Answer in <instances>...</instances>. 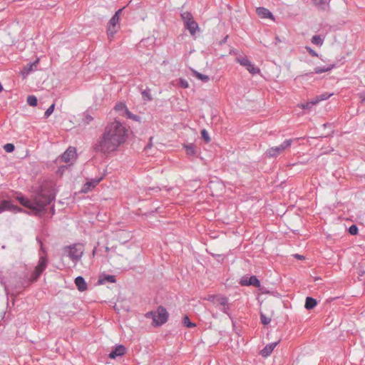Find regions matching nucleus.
I'll return each mask as SVG.
<instances>
[{
    "mask_svg": "<svg viewBox=\"0 0 365 365\" xmlns=\"http://www.w3.org/2000/svg\"><path fill=\"white\" fill-rule=\"evenodd\" d=\"M127 131L120 122L115 120L106 127L104 133L95 145L94 150L103 154L116 150L125 142Z\"/></svg>",
    "mask_w": 365,
    "mask_h": 365,
    "instance_id": "1",
    "label": "nucleus"
},
{
    "mask_svg": "<svg viewBox=\"0 0 365 365\" xmlns=\"http://www.w3.org/2000/svg\"><path fill=\"white\" fill-rule=\"evenodd\" d=\"M55 199V195L52 190H46L43 188L34 196L32 200L24 197L22 195L16 196V200L24 207L31 210L36 215L43 211L44 207L49 205Z\"/></svg>",
    "mask_w": 365,
    "mask_h": 365,
    "instance_id": "2",
    "label": "nucleus"
},
{
    "mask_svg": "<svg viewBox=\"0 0 365 365\" xmlns=\"http://www.w3.org/2000/svg\"><path fill=\"white\" fill-rule=\"evenodd\" d=\"M145 317L152 319V324L157 327L160 326L167 322L168 313L165 307L160 306L156 311L148 312L145 314Z\"/></svg>",
    "mask_w": 365,
    "mask_h": 365,
    "instance_id": "3",
    "label": "nucleus"
},
{
    "mask_svg": "<svg viewBox=\"0 0 365 365\" xmlns=\"http://www.w3.org/2000/svg\"><path fill=\"white\" fill-rule=\"evenodd\" d=\"M65 250L68 252V256L71 259L78 261L83 254L84 247L82 244H75L73 246L66 247Z\"/></svg>",
    "mask_w": 365,
    "mask_h": 365,
    "instance_id": "4",
    "label": "nucleus"
},
{
    "mask_svg": "<svg viewBox=\"0 0 365 365\" xmlns=\"http://www.w3.org/2000/svg\"><path fill=\"white\" fill-rule=\"evenodd\" d=\"M237 61L240 63V65L245 66L247 70L252 73V75L259 73L260 72L259 68L255 67V66L252 63V62L247 58H237Z\"/></svg>",
    "mask_w": 365,
    "mask_h": 365,
    "instance_id": "5",
    "label": "nucleus"
},
{
    "mask_svg": "<svg viewBox=\"0 0 365 365\" xmlns=\"http://www.w3.org/2000/svg\"><path fill=\"white\" fill-rule=\"evenodd\" d=\"M240 284L242 286H250L252 285L255 287H260V282L256 276H243L240 281Z\"/></svg>",
    "mask_w": 365,
    "mask_h": 365,
    "instance_id": "6",
    "label": "nucleus"
},
{
    "mask_svg": "<svg viewBox=\"0 0 365 365\" xmlns=\"http://www.w3.org/2000/svg\"><path fill=\"white\" fill-rule=\"evenodd\" d=\"M5 210H9L13 212H18L24 211L22 208L11 204L9 200H3L0 203V213H1L2 212H4Z\"/></svg>",
    "mask_w": 365,
    "mask_h": 365,
    "instance_id": "7",
    "label": "nucleus"
},
{
    "mask_svg": "<svg viewBox=\"0 0 365 365\" xmlns=\"http://www.w3.org/2000/svg\"><path fill=\"white\" fill-rule=\"evenodd\" d=\"M119 17L117 15H113L108 22L107 34L108 38L113 37L114 34L117 32L115 29L116 25L118 24Z\"/></svg>",
    "mask_w": 365,
    "mask_h": 365,
    "instance_id": "8",
    "label": "nucleus"
},
{
    "mask_svg": "<svg viewBox=\"0 0 365 365\" xmlns=\"http://www.w3.org/2000/svg\"><path fill=\"white\" fill-rule=\"evenodd\" d=\"M76 158V150L75 148L69 147L61 155V159L63 162L68 163Z\"/></svg>",
    "mask_w": 365,
    "mask_h": 365,
    "instance_id": "9",
    "label": "nucleus"
},
{
    "mask_svg": "<svg viewBox=\"0 0 365 365\" xmlns=\"http://www.w3.org/2000/svg\"><path fill=\"white\" fill-rule=\"evenodd\" d=\"M126 349L122 344L115 346V349L113 350L108 355L110 359H115L117 356H123L125 354Z\"/></svg>",
    "mask_w": 365,
    "mask_h": 365,
    "instance_id": "10",
    "label": "nucleus"
},
{
    "mask_svg": "<svg viewBox=\"0 0 365 365\" xmlns=\"http://www.w3.org/2000/svg\"><path fill=\"white\" fill-rule=\"evenodd\" d=\"M116 279L115 275L101 274L98 277V284H103L106 282L114 283Z\"/></svg>",
    "mask_w": 365,
    "mask_h": 365,
    "instance_id": "11",
    "label": "nucleus"
},
{
    "mask_svg": "<svg viewBox=\"0 0 365 365\" xmlns=\"http://www.w3.org/2000/svg\"><path fill=\"white\" fill-rule=\"evenodd\" d=\"M257 14L261 18L270 19L274 20L273 14L269 11V9L264 7H259L257 9Z\"/></svg>",
    "mask_w": 365,
    "mask_h": 365,
    "instance_id": "12",
    "label": "nucleus"
},
{
    "mask_svg": "<svg viewBox=\"0 0 365 365\" xmlns=\"http://www.w3.org/2000/svg\"><path fill=\"white\" fill-rule=\"evenodd\" d=\"M47 258L44 256H41L39 258L38 263L37 266L35 267L36 271H37V275L41 274V273L44 271L47 266Z\"/></svg>",
    "mask_w": 365,
    "mask_h": 365,
    "instance_id": "13",
    "label": "nucleus"
},
{
    "mask_svg": "<svg viewBox=\"0 0 365 365\" xmlns=\"http://www.w3.org/2000/svg\"><path fill=\"white\" fill-rule=\"evenodd\" d=\"M282 148V147H281L280 145L270 148L266 151L265 154L269 158L277 157L283 152V150Z\"/></svg>",
    "mask_w": 365,
    "mask_h": 365,
    "instance_id": "14",
    "label": "nucleus"
},
{
    "mask_svg": "<svg viewBox=\"0 0 365 365\" xmlns=\"http://www.w3.org/2000/svg\"><path fill=\"white\" fill-rule=\"evenodd\" d=\"M102 180L103 177H101L87 182L83 186V192H86L92 188H94Z\"/></svg>",
    "mask_w": 365,
    "mask_h": 365,
    "instance_id": "15",
    "label": "nucleus"
},
{
    "mask_svg": "<svg viewBox=\"0 0 365 365\" xmlns=\"http://www.w3.org/2000/svg\"><path fill=\"white\" fill-rule=\"evenodd\" d=\"M184 25H185V27L190 31V33L192 36H194L197 30H198V29H199L197 23L194 19H192L190 21L187 22Z\"/></svg>",
    "mask_w": 365,
    "mask_h": 365,
    "instance_id": "16",
    "label": "nucleus"
},
{
    "mask_svg": "<svg viewBox=\"0 0 365 365\" xmlns=\"http://www.w3.org/2000/svg\"><path fill=\"white\" fill-rule=\"evenodd\" d=\"M75 284L77 289L80 292H83L87 289V284L84 278L81 276H78L75 279Z\"/></svg>",
    "mask_w": 365,
    "mask_h": 365,
    "instance_id": "17",
    "label": "nucleus"
},
{
    "mask_svg": "<svg viewBox=\"0 0 365 365\" xmlns=\"http://www.w3.org/2000/svg\"><path fill=\"white\" fill-rule=\"evenodd\" d=\"M277 344H268L263 349L260 351V355L263 357L268 356L274 350Z\"/></svg>",
    "mask_w": 365,
    "mask_h": 365,
    "instance_id": "18",
    "label": "nucleus"
},
{
    "mask_svg": "<svg viewBox=\"0 0 365 365\" xmlns=\"http://www.w3.org/2000/svg\"><path fill=\"white\" fill-rule=\"evenodd\" d=\"M317 304V299L311 297H307L305 299V304H304V307L307 309V310H310V309H314Z\"/></svg>",
    "mask_w": 365,
    "mask_h": 365,
    "instance_id": "19",
    "label": "nucleus"
},
{
    "mask_svg": "<svg viewBox=\"0 0 365 365\" xmlns=\"http://www.w3.org/2000/svg\"><path fill=\"white\" fill-rule=\"evenodd\" d=\"M192 73L193 75L197 78L198 79H200V81H202V82H208L210 81V77L207 75H205V74H202V73H200L199 72H197V71H195V70H192Z\"/></svg>",
    "mask_w": 365,
    "mask_h": 365,
    "instance_id": "20",
    "label": "nucleus"
},
{
    "mask_svg": "<svg viewBox=\"0 0 365 365\" xmlns=\"http://www.w3.org/2000/svg\"><path fill=\"white\" fill-rule=\"evenodd\" d=\"M334 67V65H330L329 66H323V67H316L314 68V73L319 74L324 72H327L331 71Z\"/></svg>",
    "mask_w": 365,
    "mask_h": 365,
    "instance_id": "21",
    "label": "nucleus"
},
{
    "mask_svg": "<svg viewBox=\"0 0 365 365\" xmlns=\"http://www.w3.org/2000/svg\"><path fill=\"white\" fill-rule=\"evenodd\" d=\"M184 148L188 155H195L196 154L195 146L192 143L185 145Z\"/></svg>",
    "mask_w": 365,
    "mask_h": 365,
    "instance_id": "22",
    "label": "nucleus"
},
{
    "mask_svg": "<svg viewBox=\"0 0 365 365\" xmlns=\"http://www.w3.org/2000/svg\"><path fill=\"white\" fill-rule=\"evenodd\" d=\"M314 6L322 10H325L327 6L326 0H312Z\"/></svg>",
    "mask_w": 365,
    "mask_h": 365,
    "instance_id": "23",
    "label": "nucleus"
},
{
    "mask_svg": "<svg viewBox=\"0 0 365 365\" xmlns=\"http://www.w3.org/2000/svg\"><path fill=\"white\" fill-rule=\"evenodd\" d=\"M143 99L145 101H150L153 100L152 96L150 94V88H147L141 92Z\"/></svg>",
    "mask_w": 365,
    "mask_h": 365,
    "instance_id": "24",
    "label": "nucleus"
},
{
    "mask_svg": "<svg viewBox=\"0 0 365 365\" xmlns=\"http://www.w3.org/2000/svg\"><path fill=\"white\" fill-rule=\"evenodd\" d=\"M331 96H332V93H322L321 95L316 96L314 100H315L316 103H318L319 102H320L322 101L328 99Z\"/></svg>",
    "mask_w": 365,
    "mask_h": 365,
    "instance_id": "25",
    "label": "nucleus"
},
{
    "mask_svg": "<svg viewBox=\"0 0 365 365\" xmlns=\"http://www.w3.org/2000/svg\"><path fill=\"white\" fill-rule=\"evenodd\" d=\"M182 19L184 22V24H185L187 22L192 21L193 19L192 15L190 12H184L181 14Z\"/></svg>",
    "mask_w": 365,
    "mask_h": 365,
    "instance_id": "26",
    "label": "nucleus"
},
{
    "mask_svg": "<svg viewBox=\"0 0 365 365\" xmlns=\"http://www.w3.org/2000/svg\"><path fill=\"white\" fill-rule=\"evenodd\" d=\"M323 42H324L323 39L319 35H315L312 38V43L315 45H317L319 46H322Z\"/></svg>",
    "mask_w": 365,
    "mask_h": 365,
    "instance_id": "27",
    "label": "nucleus"
},
{
    "mask_svg": "<svg viewBox=\"0 0 365 365\" xmlns=\"http://www.w3.org/2000/svg\"><path fill=\"white\" fill-rule=\"evenodd\" d=\"M27 103L31 106H36L38 103V99L35 96H29L27 97Z\"/></svg>",
    "mask_w": 365,
    "mask_h": 365,
    "instance_id": "28",
    "label": "nucleus"
},
{
    "mask_svg": "<svg viewBox=\"0 0 365 365\" xmlns=\"http://www.w3.org/2000/svg\"><path fill=\"white\" fill-rule=\"evenodd\" d=\"M182 323H183L184 326H185L186 327H188V328H192L196 326V324L195 323L191 322V321L190 320V319L187 316L184 317Z\"/></svg>",
    "mask_w": 365,
    "mask_h": 365,
    "instance_id": "29",
    "label": "nucleus"
},
{
    "mask_svg": "<svg viewBox=\"0 0 365 365\" xmlns=\"http://www.w3.org/2000/svg\"><path fill=\"white\" fill-rule=\"evenodd\" d=\"M38 63V60H36L34 63L28 64L27 66L25 68V70H26L27 73H29L31 71H34L36 68Z\"/></svg>",
    "mask_w": 365,
    "mask_h": 365,
    "instance_id": "30",
    "label": "nucleus"
},
{
    "mask_svg": "<svg viewBox=\"0 0 365 365\" xmlns=\"http://www.w3.org/2000/svg\"><path fill=\"white\" fill-rule=\"evenodd\" d=\"M115 110L116 111H123L124 112V114L126 112V110H128L126 106L123 103H119L115 106Z\"/></svg>",
    "mask_w": 365,
    "mask_h": 365,
    "instance_id": "31",
    "label": "nucleus"
},
{
    "mask_svg": "<svg viewBox=\"0 0 365 365\" xmlns=\"http://www.w3.org/2000/svg\"><path fill=\"white\" fill-rule=\"evenodd\" d=\"M125 115L130 119H133L134 120L138 121L140 120V116L137 115L133 114L128 109L126 110Z\"/></svg>",
    "mask_w": 365,
    "mask_h": 365,
    "instance_id": "32",
    "label": "nucleus"
},
{
    "mask_svg": "<svg viewBox=\"0 0 365 365\" xmlns=\"http://www.w3.org/2000/svg\"><path fill=\"white\" fill-rule=\"evenodd\" d=\"M55 108V103L51 104L44 113V117L46 118H48L53 112Z\"/></svg>",
    "mask_w": 365,
    "mask_h": 365,
    "instance_id": "33",
    "label": "nucleus"
},
{
    "mask_svg": "<svg viewBox=\"0 0 365 365\" xmlns=\"http://www.w3.org/2000/svg\"><path fill=\"white\" fill-rule=\"evenodd\" d=\"M292 143V139L285 140L281 145H279L281 147H282L283 151L287 149V148L290 147Z\"/></svg>",
    "mask_w": 365,
    "mask_h": 365,
    "instance_id": "34",
    "label": "nucleus"
},
{
    "mask_svg": "<svg viewBox=\"0 0 365 365\" xmlns=\"http://www.w3.org/2000/svg\"><path fill=\"white\" fill-rule=\"evenodd\" d=\"M317 103L315 100L312 101L310 102H307L304 104H302L301 106L303 109H310L314 105H316Z\"/></svg>",
    "mask_w": 365,
    "mask_h": 365,
    "instance_id": "35",
    "label": "nucleus"
},
{
    "mask_svg": "<svg viewBox=\"0 0 365 365\" xmlns=\"http://www.w3.org/2000/svg\"><path fill=\"white\" fill-rule=\"evenodd\" d=\"M218 303L222 306L228 304V299L226 297H220L217 298Z\"/></svg>",
    "mask_w": 365,
    "mask_h": 365,
    "instance_id": "36",
    "label": "nucleus"
},
{
    "mask_svg": "<svg viewBox=\"0 0 365 365\" xmlns=\"http://www.w3.org/2000/svg\"><path fill=\"white\" fill-rule=\"evenodd\" d=\"M201 135H202V138L204 139V140L206 143H209L210 141V138L209 134L206 130L203 129L201 131Z\"/></svg>",
    "mask_w": 365,
    "mask_h": 365,
    "instance_id": "37",
    "label": "nucleus"
},
{
    "mask_svg": "<svg viewBox=\"0 0 365 365\" xmlns=\"http://www.w3.org/2000/svg\"><path fill=\"white\" fill-rule=\"evenodd\" d=\"M4 148L6 152L11 153V152H13L14 150L15 147H14V144H12V143H6L4 146Z\"/></svg>",
    "mask_w": 365,
    "mask_h": 365,
    "instance_id": "38",
    "label": "nucleus"
},
{
    "mask_svg": "<svg viewBox=\"0 0 365 365\" xmlns=\"http://www.w3.org/2000/svg\"><path fill=\"white\" fill-rule=\"evenodd\" d=\"M358 231L359 229L356 225H352L349 228V232L352 235H356L358 233Z\"/></svg>",
    "mask_w": 365,
    "mask_h": 365,
    "instance_id": "39",
    "label": "nucleus"
},
{
    "mask_svg": "<svg viewBox=\"0 0 365 365\" xmlns=\"http://www.w3.org/2000/svg\"><path fill=\"white\" fill-rule=\"evenodd\" d=\"M93 117L89 115L88 113H86L84 115V118L83 119V121L84 122L85 124H88L90 122H91L93 120Z\"/></svg>",
    "mask_w": 365,
    "mask_h": 365,
    "instance_id": "40",
    "label": "nucleus"
},
{
    "mask_svg": "<svg viewBox=\"0 0 365 365\" xmlns=\"http://www.w3.org/2000/svg\"><path fill=\"white\" fill-rule=\"evenodd\" d=\"M305 49L312 56L318 57V53L315 51H314L310 46H307L305 47Z\"/></svg>",
    "mask_w": 365,
    "mask_h": 365,
    "instance_id": "41",
    "label": "nucleus"
},
{
    "mask_svg": "<svg viewBox=\"0 0 365 365\" xmlns=\"http://www.w3.org/2000/svg\"><path fill=\"white\" fill-rule=\"evenodd\" d=\"M36 274H37V271H36V269H34V271L31 274V278L29 279L31 282H35L40 277L41 274L37 275Z\"/></svg>",
    "mask_w": 365,
    "mask_h": 365,
    "instance_id": "42",
    "label": "nucleus"
},
{
    "mask_svg": "<svg viewBox=\"0 0 365 365\" xmlns=\"http://www.w3.org/2000/svg\"><path fill=\"white\" fill-rule=\"evenodd\" d=\"M270 319L265 317L264 314H261V322L263 324L267 325L270 322Z\"/></svg>",
    "mask_w": 365,
    "mask_h": 365,
    "instance_id": "43",
    "label": "nucleus"
},
{
    "mask_svg": "<svg viewBox=\"0 0 365 365\" xmlns=\"http://www.w3.org/2000/svg\"><path fill=\"white\" fill-rule=\"evenodd\" d=\"M180 86L183 88H187L189 86L188 82L185 79L180 80Z\"/></svg>",
    "mask_w": 365,
    "mask_h": 365,
    "instance_id": "44",
    "label": "nucleus"
},
{
    "mask_svg": "<svg viewBox=\"0 0 365 365\" xmlns=\"http://www.w3.org/2000/svg\"><path fill=\"white\" fill-rule=\"evenodd\" d=\"M148 190L158 192L160 190V188L159 187H150L148 188Z\"/></svg>",
    "mask_w": 365,
    "mask_h": 365,
    "instance_id": "45",
    "label": "nucleus"
},
{
    "mask_svg": "<svg viewBox=\"0 0 365 365\" xmlns=\"http://www.w3.org/2000/svg\"><path fill=\"white\" fill-rule=\"evenodd\" d=\"M229 309H230L229 305L227 304L226 306H223V308H222V311L225 314H227V315H229Z\"/></svg>",
    "mask_w": 365,
    "mask_h": 365,
    "instance_id": "46",
    "label": "nucleus"
},
{
    "mask_svg": "<svg viewBox=\"0 0 365 365\" xmlns=\"http://www.w3.org/2000/svg\"><path fill=\"white\" fill-rule=\"evenodd\" d=\"M123 9H124V7H123V8H122V9H118V10L115 13V14H114V15H117V17H119V18H120V15L121 14V13H122V11H123Z\"/></svg>",
    "mask_w": 365,
    "mask_h": 365,
    "instance_id": "47",
    "label": "nucleus"
},
{
    "mask_svg": "<svg viewBox=\"0 0 365 365\" xmlns=\"http://www.w3.org/2000/svg\"><path fill=\"white\" fill-rule=\"evenodd\" d=\"M36 240L38 242V243L40 244V246H41V250L43 252H45V250L43 247V243L41 241L40 239H38V237L36 238Z\"/></svg>",
    "mask_w": 365,
    "mask_h": 365,
    "instance_id": "48",
    "label": "nucleus"
},
{
    "mask_svg": "<svg viewBox=\"0 0 365 365\" xmlns=\"http://www.w3.org/2000/svg\"><path fill=\"white\" fill-rule=\"evenodd\" d=\"M360 98H361L362 102H365V92L360 93Z\"/></svg>",
    "mask_w": 365,
    "mask_h": 365,
    "instance_id": "49",
    "label": "nucleus"
},
{
    "mask_svg": "<svg viewBox=\"0 0 365 365\" xmlns=\"http://www.w3.org/2000/svg\"><path fill=\"white\" fill-rule=\"evenodd\" d=\"M294 257H295L297 259H304V256L300 255H299V254H296V255H294Z\"/></svg>",
    "mask_w": 365,
    "mask_h": 365,
    "instance_id": "50",
    "label": "nucleus"
},
{
    "mask_svg": "<svg viewBox=\"0 0 365 365\" xmlns=\"http://www.w3.org/2000/svg\"><path fill=\"white\" fill-rule=\"evenodd\" d=\"M227 38L228 36H226L222 41H220V44L222 45V43H225L227 41Z\"/></svg>",
    "mask_w": 365,
    "mask_h": 365,
    "instance_id": "51",
    "label": "nucleus"
},
{
    "mask_svg": "<svg viewBox=\"0 0 365 365\" xmlns=\"http://www.w3.org/2000/svg\"><path fill=\"white\" fill-rule=\"evenodd\" d=\"M96 251H97V248L95 247L94 250H93V255L96 254Z\"/></svg>",
    "mask_w": 365,
    "mask_h": 365,
    "instance_id": "52",
    "label": "nucleus"
},
{
    "mask_svg": "<svg viewBox=\"0 0 365 365\" xmlns=\"http://www.w3.org/2000/svg\"><path fill=\"white\" fill-rule=\"evenodd\" d=\"M105 250H106V252H109L110 251V247H105Z\"/></svg>",
    "mask_w": 365,
    "mask_h": 365,
    "instance_id": "53",
    "label": "nucleus"
},
{
    "mask_svg": "<svg viewBox=\"0 0 365 365\" xmlns=\"http://www.w3.org/2000/svg\"><path fill=\"white\" fill-rule=\"evenodd\" d=\"M150 147H151V145H150V144H148V145H147L145 147V149H147V148H150Z\"/></svg>",
    "mask_w": 365,
    "mask_h": 365,
    "instance_id": "54",
    "label": "nucleus"
},
{
    "mask_svg": "<svg viewBox=\"0 0 365 365\" xmlns=\"http://www.w3.org/2000/svg\"><path fill=\"white\" fill-rule=\"evenodd\" d=\"M51 210H52V214L53 215V214H54V212H55V211H54V208H53V207H52Z\"/></svg>",
    "mask_w": 365,
    "mask_h": 365,
    "instance_id": "55",
    "label": "nucleus"
},
{
    "mask_svg": "<svg viewBox=\"0 0 365 365\" xmlns=\"http://www.w3.org/2000/svg\"><path fill=\"white\" fill-rule=\"evenodd\" d=\"M275 38H276L277 41H279V38L277 36Z\"/></svg>",
    "mask_w": 365,
    "mask_h": 365,
    "instance_id": "56",
    "label": "nucleus"
},
{
    "mask_svg": "<svg viewBox=\"0 0 365 365\" xmlns=\"http://www.w3.org/2000/svg\"><path fill=\"white\" fill-rule=\"evenodd\" d=\"M324 126L327 127V123L324 124Z\"/></svg>",
    "mask_w": 365,
    "mask_h": 365,
    "instance_id": "57",
    "label": "nucleus"
}]
</instances>
